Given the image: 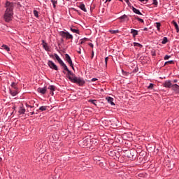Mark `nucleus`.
<instances>
[{"label": "nucleus", "instance_id": "1", "mask_svg": "<svg viewBox=\"0 0 179 179\" xmlns=\"http://www.w3.org/2000/svg\"><path fill=\"white\" fill-rule=\"evenodd\" d=\"M4 7L6 8V11L4 13V20L6 22H10L12 20V17H13V9L15 8V3L10 1H6L4 4Z\"/></svg>", "mask_w": 179, "mask_h": 179}, {"label": "nucleus", "instance_id": "2", "mask_svg": "<svg viewBox=\"0 0 179 179\" xmlns=\"http://www.w3.org/2000/svg\"><path fill=\"white\" fill-rule=\"evenodd\" d=\"M68 78L73 83H77L79 86H83L85 80L83 78H78L75 73H72L70 70L67 71Z\"/></svg>", "mask_w": 179, "mask_h": 179}, {"label": "nucleus", "instance_id": "3", "mask_svg": "<svg viewBox=\"0 0 179 179\" xmlns=\"http://www.w3.org/2000/svg\"><path fill=\"white\" fill-rule=\"evenodd\" d=\"M61 36L62 37H66L67 40H73V36L72 34H69V32L66 31H62L61 32Z\"/></svg>", "mask_w": 179, "mask_h": 179}, {"label": "nucleus", "instance_id": "4", "mask_svg": "<svg viewBox=\"0 0 179 179\" xmlns=\"http://www.w3.org/2000/svg\"><path fill=\"white\" fill-rule=\"evenodd\" d=\"M48 65L51 69H54L55 71H58V66L55 65V63L51 60L48 62Z\"/></svg>", "mask_w": 179, "mask_h": 179}, {"label": "nucleus", "instance_id": "5", "mask_svg": "<svg viewBox=\"0 0 179 179\" xmlns=\"http://www.w3.org/2000/svg\"><path fill=\"white\" fill-rule=\"evenodd\" d=\"M162 86H164V87L170 88V87H173V84H171V80H166L162 84Z\"/></svg>", "mask_w": 179, "mask_h": 179}, {"label": "nucleus", "instance_id": "6", "mask_svg": "<svg viewBox=\"0 0 179 179\" xmlns=\"http://www.w3.org/2000/svg\"><path fill=\"white\" fill-rule=\"evenodd\" d=\"M65 59L68 64H69L70 66H72V59H71V56L69 55H65Z\"/></svg>", "mask_w": 179, "mask_h": 179}, {"label": "nucleus", "instance_id": "7", "mask_svg": "<svg viewBox=\"0 0 179 179\" xmlns=\"http://www.w3.org/2000/svg\"><path fill=\"white\" fill-rule=\"evenodd\" d=\"M38 92L41 94H45L47 93V87L38 88Z\"/></svg>", "mask_w": 179, "mask_h": 179}, {"label": "nucleus", "instance_id": "8", "mask_svg": "<svg viewBox=\"0 0 179 179\" xmlns=\"http://www.w3.org/2000/svg\"><path fill=\"white\" fill-rule=\"evenodd\" d=\"M172 90L175 92V93L178 94L179 93V85L177 84H174L172 85Z\"/></svg>", "mask_w": 179, "mask_h": 179}, {"label": "nucleus", "instance_id": "9", "mask_svg": "<svg viewBox=\"0 0 179 179\" xmlns=\"http://www.w3.org/2000/svg\"><path fill=\"white\" fill-rule=\"evenodd\" d=\"M54 56L57 61L59 62V65H62L64 64V61H62L61 57H59V56H58L56 53L54 55Z\"/></svg>", "mask_w": 179, "mask_h": 179}, {"label": "nucleus", "instance_id": "10", "mask_svg": "<svg viewBox=\"0 0 179 179\" xmlns=\"http://www.w3.org/2000/svg\"><path fill=\"white\" fill-rule=\"evenodd\" d=\"M106 101H108V103H109L110 104H111V106H115V103H114V99L108 96L106 98Z\"/></svg>", "mask_w": 179, "mask_h": 179}, {"label": "nucleus", "instance_id": "11", "mask_svg": "<svg viewBox=\"0 0 179 179\" xmlns=\"http://www.w3.org/2000/svg\"><path fill=\"white\" fill-rule=\"evenodd\" d=\"M48 89L49 90H50V94H52V96H54V92H55V86L54 85H50Z\"/></svg>", "mask_w": 179, "mask_h": 179}, {"label": "nucleus", "instance_id": "12", "mask_svg": "<svg viewBox=\"0 0 179 179\" xmlns=\"http://www.w3.org/2000/svg\"><path fill=\"white\" fill-rule=\"evenodd\" d=\"M78 7L80 8V9H81V10H83V12H87V10L86 9L85 4L80 3V6H78Z\"/></svg>", "mask_w": 179, "mask_h": 179}, {"label": "nucleus", "instance_id": "13", "mask_svg": "<svg viewBox=\"0 0 179 179\" xmlns=\"http://www.w3.org/2000/svg\"><path fill=\"white\" fill-rule=\"evenodd\" d=\"M10 93L11 96H15L17 94V90H10Z\"/></svg>", "mask_w": 179, "mask_h": 179}, {"label": "nucleus", "instance_id": "14", "mask_svg": "<svg viewBox=\"0 0 179 179\" xmlns=\"http://www.w3.org/2000/svg\"><path fill=\"white\" fill-rule=\"evenodd\" d=\"M132 10L136 15H140L141 16H142V14L141 13V11L139 10L136 9L135 7L132 8Z\"/></svg>", "mask_w": 179, "mask_h": 179}, {"label": "nucleus", "instance_id": "15", "mask_svg": "<svg viewBox=\"0 0 179 179\" xmlns=\"http://www.w3.org/2000/svg\"><path fill=\"white\" fill-rule=\"evenodd\" d=\"M131 34L133 35V37H136V36H138V31L136 29H131Z\"/></svg>", "mask_w": 179, "mask_h": 179}, {"label": "nucleus", "instance_id": "16", "mask_svg": "<svg viewBox=\"0 0 179 179\" xmlns=\"http://www.w3.org/2000/svg\"><path fill=\"white\" fill-rule=\"evenodd\" d=\"M43 47L44 50H45V51H48V50H50V48L47 45V43H45V41H43Z\"/></svg>", "mask_w": 179, "mask_h": 179}, {"label": "nucleus", "instance_id": "17", "mask_svg": "<svg viewBox=\"0 0 179 179\" xmlns=\"http://www.w3.org/2000/svg\"><path fill=\"white\" fill-rule=\"evenodd\" d=\"M61 66H62L64 71H66V72L69 71V69H68V66H66V64H65V63L61 64Z\"/></svg>", "mask_w": 179, "mask_h": 179}, {"label": "nucleus", "instance_id": "18", "mask_svg": "<svg viewBox=\"0 0 179 179\" xmlns=\"http://www.w3.org/2000/svg\"><path fill=\"white\" fill-rule=\"evenodd\" d=\"M133 44L134 47H139V48H142V47H143L141 43H138L136 42H134Z\"/></svg>", "mask_w": 179, "mask_h": 179}, {"label": "nucleus", "instance_id": "19", "mask_svg": "<svg viewBox=\"0 0 179 179\" xmlns=\"http://www.w3.org/2000/svg\"><path fill=\"white\" fill-rule=\"evenodd\" d=\"M71 31H72L73 33H76V34H79V31L78 29H76L75 28H71L70 29Z\"/></svg>", "mask_w": 179, "mask_h": 179}, {"label": "nucleus", "instance_id": "20", "mask_svg": "<svg viewBox=\"0 0 179 179\" xmlns=\"http://www.w3.org/2000/svg\"><path fill=\"white\" fill-rule=\"evenodd\" d=\"M160 26H162V24H160V22H156V23H155V27H157L158 31H160Z\"/></svg>", "mask_w": 179, "mask_h": 179}, {"label": "nucleus", "instance_id": "21", "mask_svg": "<svg viewBox=\"0 0 179 179\" xmlns=\"http://www.w3.org/2000/svg\"><path fill=\"white\" fill-rule=\"evenodd\" d=\"M110 33H111V34H117V33H120V30L117 29V30H109Z\"/></svg>", "mask_w": 179, "mask_h": 179}, {"label": "nucleus", "instance_id": "22", "mask_svg": "<svg viewBox=\"0 0 179 179\" xmlns=\"http://www.w3.org/2000/svg\"><path fill=\"white\" fill-rule=\"evenodd\" d=\"M173 25L175 26V27L176 29L177 33H179V27H178V24H177V22H173Z\"/></svg>", "mask_w": 179, "mask_h": 179}, {"label": "nucleus", "instance_id": "23", "mask_svg": "<svg viewBox=\"0 0 179 179\" xmlns=\"http://www.w3.org/2000/svg\"><path fill=\"white\" fill-rule=\"evenodd\" d=\"M11 87H13V89L15 90H17V87L16 86V83H12Z\"/></svg>", "mask_w": 179, "mask_h": 179}, {"label": "nucleus", "instance_id": "24", "mask_svg": "<svg viewBox=\"0 0 179 179\" xmlns=\"http://www.w3.org/2000/svg\"><path fill=\"white\" fill-rule=\"evenodd\" d=\"M26 112V110L23 108H20V109L19 110V113L20 114H24V113Z\"/></svg>", "mask_w": 179, "mask_h": 179}, {"label": "nucleus", "instance_id": "25", "mask_svg": "<svg viewBox=\"0 0 179 179\" xmlns=\"http://www.w3.org/2000/svg\"><path fill=\"white\" fill-rule=\"evenodd\" d=\"M2 47H3V48L4 50H6V51H10V48H9V47H8V45H3Z\"/></svg>", "mask_w": 179, "mask_h": 179}, {"label": "nucleus", "instance_id": "26", "mask_svg": "<svg viewBox=\"0 0 179 179\" xmlns=\"http://www.w3.org/2000/svg\"><path fill=\"white\" fill-rule=\"evenodd\" d=\"M51 2L52 3V5H53V8H56V5H57V3H58L57 0H51Z\"/></svg>", "mask_w": 179, "mask_h": 179}, {"label": "nucleus", "instance_id": "27", "mask_svg": "<svg viewBox=\"0 0 179 179\" xmlns=\"http://www.w3.org/2000/svg\"><path fill=\"white\" fill-rule=\"evenodd\" d=\"M167 41H169V40L167 39V37H164V38L162 41V44H166L167 43Z\"/></svg>", "mask_w": 179, "mask_h": 179}, {"label": "nucleus", "instance_id": "28", "mask_svg": "<svg viewBox=\"0 0 179 179\" xmlns=\"http://www.w3.org/2000/svg\"><path fill=\"white\" fill-rule=\"evenodd\" d=\"M90 103H92V104H94V106H97V101L92 99V100H90Z\"/></svg>", "mask_w": 179, "mask_h": 179}, {"label": "nucleus", "instance_id": "29", "mask_svg": "<svg viewBox=\"0 0 179 179\" xmlns=\"http://www.w3.org/2000/svg\"><path fill=\"white\" fill-rule=\"evenodd\" d=\"M128 18V16H127V15H123L122 16L120 17L119 19L120 20H122L124 19H127Z\"/></svg>", "mask_w": 179, "mask_h": 179}, {"label": "nucleus", "instance_id": "30", "mask_svg": "<svg viewBox=\"0 0 179 179\" xmlns=\"http://www.w3.org/2000/svg\"><path fill=\"white\" fill-rule=\"evenodd\" d=\"M169 64H174V62L173 60L166 62L165 64H164V66L169 65Z\"/></svg>", "mask_w": 179, "mask_h": 179}, {"label": "nucleus", "instance_id": "31", "mask_svg": "<svg viewBox=\"0 0 179 179\" xmlns=\"http://www.w3.org/2000/svg\"><path fill=\"white\" fill-rule=\"evenodd\" d=\"M39 110H40L41 111H45V110H47V106H41V107L39 108Z\"/></svg>", "mask_w": 179, "mask_h": 179}, {"label": "nucleus", "instance_id": "32", "mask_svg": "<svg viewBox=\"0 0 179 179\" xmlns=\"http://www.w3.org/2000/svg\"><path fill=\"white\" fill-rule=\"evenodd\" d=\"M155 86V84L150 83L149 86L148 87V89H150V90H152Z\"/></svg>", "mask_w": 179, "mask_h": 179}, {"label": "nucleus", "instance_id": "33", "mask_svg": "<svg viewBox=\"0 0 179 179\" xmlns=\"http://www.w3.org/2000/svg\"><path fill=\"white\" fill-rule=\"evenodd\" d=\"M34 15L36 16V17H38V12L37 10H34Z\"/></svg>", "mask_w": 179, "mask_h": 179}, {"label": "nucleus", "instance_id": "34", "mask_svg": "<svg viewBox=\"0 0 179 179\" xmlns=\"http://www.w3.org/2000/svg\"><path fill=\"white\" fill-rule=\"evenodd\" d=\"M170 58H171V56L165 55V57H164V59L166 61V59H170Z\"/></svg>", "mask_w": 179, "mask_h": 179}, {"label": "nucleus", "instance_id": "35", "mask_svg": "<svg viewBox=\"0 0 179 179\" xmlns=\"http://www.w3.org/2000/svg\"><path fill=\"white\" fill-rule=\"evenodd\" d=\"M152 5H155V6H157V5H158L157 0H153Z\"/></svg>", "mask_w": 179, "mask_h": 179}, {"label": "nucleus", "instance_id": "36", "mask_svg": "<svg viewBox=\"0 0 179 179\" xmlns=\"http://www.w3.org/2000/svg\"><path fill=\"white\" fill-rule=\"evenodd\" d=\"M85 41H87V38H84L83 39H82L81 44H83Z\"/></svg>", "mask_w": 179, "mask_h": 179}, {"label": "nucleus", "instance_id": "37", "mask_svg": "<svg viewBox=\"0 0 179 179\" xmlns=\"http://www.w3.org/2000/svg\"><path fill=\"white\" fill-rule=\"evenodd\" d=\"M138 22H141V23H143V20L139 17L136 18Z\"/></svg>", "mask_w": 179, "mask_h": 179}, {"label": "nucleus", "instance_id": "38", "mask_svg": "<svg viewBox=\"0 0 179 179\" xmlns=\"http://www.w3.org/2000/svg\"><path fill=\"white\" fill-rule=\"evenodd\" d=\"M108 61V57L105 58V64H106V66H107V62Z\"/></svg>", "mask_w": 179, "mask_h": 179}, {"label": "nucleus", "instance_id": "39", "mask_svg": "<svg viewBox=\"0 0 179 179\" xmlns=\"http://www.w3.org/2000/svg\"><path fill=\"white\" fill-rule=\"evenodd\" d=\"M94 57V52L92 51V56H91V59H93V57Z\"/></svg>", "mask_w": 179, "mask_h": 179}, {"label": "nucleus", "instance_id": "40", "mask_svg": "<svg viewBox=\"0 0 179 179\" xmlns=\"http://www.w3.org/2000/svg\"><path fill=\"white\" fill-rule=\"evenodd\" d=\"M50 179H58V178H57V176H52Z\"/></svg>", "mask_w": 179, "mask_h": 179}, {"label": "nucleus", "instance_id": "41", "mask_svg": "<svg viewBox=\"0 0 179 179\" xmlns=\"http://www.w3.org/2000/svg\"><path fill=\"white\" fill-rule=\"evenodd\" d=\"M140 1V2H145H145H148L149 0H139Z\"/></svg>", "mask_w": 179, "mask_h": 179}, {"label": "nucleus", "instance_id": "42", "mask_svg": "<svg viewBox=\"0 0 179 179\" xmlns=\"http://www.w3.org/2000/svg\"><path fill=\"white\" fill-rule=\"evenodd\" d=\"M96 80H97V78H92V82H96Z\"/></svg>", "mask_w": 179, "mask_h": 179}, {"label": "nucleus", "instance_id": "43", "mask_svg": "<svg viewBox=\"0 0 179 179\" xmlns=\"http://www.w3.org/2000/svg\"><path fill=\"white\" fill-rule=\"evenodd\" d=\"M71 66L72 69H73V71H75V67H73V63H72V66Z\"/></svg>", "mask_w": 179, "mask_h": 179}, {"label": "nucleus", "instance_id": "44", "mask_svg": "<svg viewBox=\"0 0 179 179\" xmlns=\"http://www.w3.org/2000/svg\"><path fill=\"white\" fill-rule=\"evenodd\" d=\"M127 3H129V0H124Z\"/></svg>", "mask_w": 179, "mask_h": 179}, {"label": "nucleus", "instance_id": "45", "mask_svg": "<svg viewBox=\"0 0 179 179\" xmlns=\"http://www.w3.org/2000/svg\"><path fill=\"white\" fill-rule=\"evenodd\" d=\"M105 2H111V0H106Z\"/></svg>", "mask_w": 179, "mask_h": 179}, {"label": "nucleus", "instance_id": "46", "mask_svg": "<svg viewBox=\"0 0 179 179\" xmlns=\"http://www.w3.org/2000/svg\"><path fill=\"white\" fill-rule=\"evenodd\" d=\"M177 82H178L177 80H173V83H177Z\"/></svg>", "mask_w": 179, "mask_h": 179}, {"label": "nucleus", "instance_id": "47", "mask_svg": "<svg viewBox=\"0 0 179 179\" xmlns=\"http://www.w3.org/2000/svg\"><path fill=\"white\" fill-rule=\"evenodd\" d=\"M90 47L93 48L92 43H90Z\"/></svg>", "mask_w": 179, "mask_h": 179}, {"label": "nucleus", "instance_id": "48", "mask_svg": "<svg viewBox=\"0 0 179 179\" xmlns=\"http://www.w3.org/2000/svg\"><path fill=\"white\" fill-rule=\"evenodd\" d=\"M78 54H81L80 49L79 51H78Z\"/></svg>", "mask_w": 179, "mask_h": 179}, {"label": "nucleus", "instance_id": "49", "mask_svg": "<svg viewBox=\"0 0 179 179\" xmlns=\"http://www.w3.org/2000/svg\"><path fill=\"white\" fill-rule=\"evenodd\" d=\"M144 31H148V28H145Z\"/></svg>", "mask_w": 179, "mask_h": 179}, {"label": "nucleus", "instance_id": "50", "mask_svg": "<svg viewBox=\"0 0 179 179\" xmlns=\"http://www.w3.org/2000/svg\"><path fill=\"white\" fill-rule=\"evenodd\" d=\"M31 115H34V112L31 113Z\"/></svg>", "mask_w": 179, "mask_h": 179}, {"label": "nucleus", "instance_id": "51", "mask_svg": "<svg viewBox=\"0 0 179 179\" xmlns=\"http://www.w3.org/2000/svg\"><path fill=\"white\" fill-rule=\"evenodd\" d=\"M29 107H30V108H33V106H29Z\"/></svg>", "mask_w": 179, "mask_h": 179}, {"label": "nucleus", "instance_id": "52", "mask_svg": "<svg viewBox=\"0 0 179 179\" xmlns=\"http://www.w3.org/2000/svg\"><path fill=\"white\" fill-rule=\"evenodd\" d=\"M36 106L38 107V104H36Z\"/></svg>", "mask_w": 179, "mask_h": 179}, {"label": "nucleus", "instance_id": "53", "mask_svg": "<svg viewBox=\"0 0 179 179\" xmlns=\"http://www.w3.org/2000/svg\"><path fill=\"white\" fill-rule=\"evenodd\" d=\"M63 73H66L65 71H63Z\"/></svg>", "mask_w": 179, "mask_h": 179}, {"label": "nucleus", "instance_id": "54", "mask_svg": "<svg viewBox=\"0 0 179 179\" xmlns=\"http://www.w3.org/2000/svg\"><path fill=\"white\" fill-rule=\"evenodd\" d=\"M120 1H122V0H120Z\"/></svg>", "mask_w": 179, "mask_h": 179}]
</instances>
